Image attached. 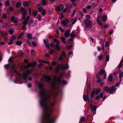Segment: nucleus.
I'll return each instance as SVG.
<instances>
[{
	"mask_svg": "<svg viewBox=\"0 0 123 123\" xmlns=\"http://www.w3.org/2000/svg\"><path fill=\"white\" fill-rule=\"evenodd\" d=\"M106 60L107 62H108L109 60V56L108 55H107L106 56Z\"/></svg>",
	"mask_w": 123,
	"mask_h": 123,
	"instance_id": "obj_49",
	"label": "nucleus"
},
{
	"mask_svg": "<svg viewBox=\"0 0 123 123\" xmlns=\"http://www.w3.org/2000/svg\"><path fill=\"white\" fill-rule=\"evenodd\" d=\"M82 10L83 11V12L85 13H86L87 12V10L86 8H84Z\"/></svg>",
	"mask_w": 123,
	"mask_h": 123,
	"instance_id": "obj_51",
	"label": "nucleus"
},
{
	"mask_svg": "<svg viewBox=\"0 0 123 123\" xmlns=\"http://www.w3.org/2000/svg\"><path fill=\"white\" fill-rule=\"evenodd\" d=\"M2 17L4 19L6 18H7V17L6 13H3L2 14Z\"/></svg>",
	"mask_w": 123,
	"mask_h": 123,
	"instance_id": "obj_31",
	"label": "nucleus"
},
{
	"mask_svg": "<svg viewBox=\"0 0 123 123\" xmlns=\"http://www.w3.org/2000/svg\"><path fill=\"white\" fill-rule=\"evenodd\" d=\"M91 24V22L89 21H86L85 23V25L86 26H89Z\"/></svg>",
	"mask_w": 123,
	"mask_h": 123,
	"instance_id": "obj_14",
	"label": "nucleus"
},
{
	"mask_svg": "<svg viewBox=\"0 0 123 123\" xmlns=\"http://www.w3.org/2000/svg\"><path fill=\"white\" fill-rule=\"evenodd\" d=\"M27 74V73H24L23 74V77L24 79L25 80H26V78L28 76Z\"/></svg>",
	"mask_w": 123,
	"mask_h": 123,
	"instance_id": "obj_22",
	"label": "nucleus"
},
{
	"mask_svg": "<svg viewBox=\"0 0 123 123\" xmlns=\"http://www.w3.org/2000/svg\"><path fill=\"white\" fill-rule=\"evenodd\" d=\"M113 80L112 77L111 76H110L108 77V80L110 82L112 81Z\"/></svg>",
	"mask_w": 123,
	"mask_h": 123,
	"instance_id": "obj_29",
	"label": "nucleus"
},
{
	"mask_svg": "<svg viewBox=\"0 0 123 123\" xmlns=\"http://www.w3.org/2000/svg\"><path fill=\"white\" fill-rule=\"evenodd\" d=\"M69 68V66L68 64L66 65H62V70L67 69Z\"/></svg>",
	"mask_w": 123,
	"mask_h": 123,
	"instance_id": "obj_13",
	"label": "nucleus"
},
{
	"mask_svg": "<svg viewBox=\"0 0 123 123\" xmlns=\"http://www.w3.org/2000/svg\"><path fill=\"white\" fill-rule=\"evenodd\" d=\"M59 29L60 30L61 32H63L64 31V30L61 27H59Z\"/></svg>",
	"mask_w": 123,
	"mask_h": 123,
	"instance_id": "obj_54",
	"label": "nucleus"
},
{
	"mask_svg": "<svg viewBox=\"0 0 123 123\" xmlns=\"http://www.w3.org/2000/svg\"><path fill=\"white\" fill-rule=\"evenodd\" d=\"M41 17L40 14H39L38 15L37 18L39 21H40L41 20Z\"/></svg>",
	"mask_w": 123,
	"mask_h": 123,
	"instance_id": "obj_57",
	"label": "nucleus"
},
{
	"mask_svg": "<svg viewBox=\"0 0 123 123\" xmlns=\"http://www.w3.org/2000/svg\"><path fill=\"white\" fill-rule=\"evenodd\" d=\"M86 19L87 20L89 19L90 18V16L88 14L86 15Z\"/></svg>",
	"mask_w": 123,
	"mask_h": 123,
	"instance_id": "obj_56",
	"label": "nucleus"
},
{
	"mask_svg": "<svg viewBox=\"0 0 123 123\" xmlns=\"http://www.w3.org/2000/svg\"><path fill=\"white\" fill-rule=\"evenodd\" d=\"M73 12L71 13H72V14H71V16L72 17L74 15L75 13L77 11V10L75 9H73Z\"/></svg>",
	"mask_w": 123,
	"mask_h": 123,
	"instance_id": "obj_34",
	"label": "nucleus"
},
{
	"mask_svg": "<svg viewBox=\"0 0 123 123\" xmlns=\"http://www.w3.org/2000/svg\"><path fill=\"white\" fill-rule=\"evenodd\" d=\"M101 81V80L100 78H97V82L98 83H100Z\"/></svg>",
	"mask_w": 123,
	"mask_h": 123,
	"instance_id": "obj_52",
	"label": "nucleus"
},
{
	"mask_svg": "<svg viewBox=\"0 0 123 123\" xmlns=\"http://www.w3.org/2000/svg\"><path fill=\"white\" fill-rule=\"evenodd\" d=\"M123 76V72H122L120 73L119 77L120 79H122Z\"/></svg>",
	"mask_w": 123,
	"mask_h": 123,
	"instance_id": "obj_32",
	"label": "nucleus"
},
{
	"mask_svg": "<svg viewBox=\"0 0 123 123\" xmlns=\"http://www.w3.org/2000/svg\"><path fill=\"white\" fill-rule=\"evenodd\" d=\"M64 8V6L62 5H59L57 6L55 8L56 10L57 11L62 10Z\"/></svg>",
	"mask_w": 123,
	"mask_h": 123,
	"instance_id": "obj_6",
	"label": "nucleus"
},
{
	"mask_svg": "<svg viewBox=\"0 0 123 123\" xmlns=\"http://www.w3.org/2000/svg\"><path fill=\"white\" fill-rule=\"evenodd\" d=\"M96 77L97 78H100V74L98 72L96 74Z\"/></svg>",
	"mask_w": 123,
	"mask_h": 123,
	"instance_id": "obj_43",
	"label": "nucleus"
},
{
	"mask_svg": "<svg viewBox=\"0 0 123 123\" xmlns=\"http://www.w3.org/2000/svg\"><path fill=\"white\" fill-rule=\"evenodd\" d=\"M15 17L14 16H12L11 17V21H13L15 19Z\"/></svg>",
	"mask_w": 123,
	"mask_h": 123,
	"instance_id": "obj_61",
	"label": "nucleus"
},
{
	"mask_svg": "<svg viewBox=\"0 0 123 123\" xmlns=\"http://www.w3.org/2000/svg\"><path fill=\"white\" fill-rule=\"evenodd\" d=\"M83 97L84 100L85 101H86V100H87L89 101L88 98V97L87 96H86L85 95H84L83 96Z\"/></svg>",
	"mask_w": 123,
	"mask_h": 123,
	"instance_id": "obj_20",
	"label": "nucleus"
},
{
	"mask_svg": "<svg viewBox=\"0 0 123 123\" xmlns=\"http://www.w3.org/2000/svg\"><path fill=\"white\" fill-rule=\"evenodd\" d=\"M8 9L10 11H12L14 10V8L12 6H11Z\"/></svg>",
	"mask_w": 123,
	"mask_h": 123,
	"instance_id": "obj_44",
	"label": "nucleus"
},
{
	"mask_svg": "<svg viewBox=\"0 0 123 123\" xmlns=\"http://www.w3.org/2000/svg\"><path fill=\"white\" fill-rule=\"evenodd\" d=\"M16 44L18 45H20L22 43V42L20 41H18L16 42Z\"/></svg>",
	"mask_w": 123,
	"mask_h": 123,
	"instance_id": "obj_28",
	"label": "nucleus"
},
{
	"mask_svg": "<svg viewBox=\"0 0 123 123\" xmlns=\"http://www.w3.org/2000/svg\"><path fill=\"white\" fill-rule=\"evenodd\" d=\"M103 93H101L100 94V96H99V97H100V98H103Z\"/></svg>",
	"mask_w": 123,
	"mask_h": 123,
	"instance_id": "obj_62",
	"label": "nucleus"
},
{
	"mask_svg": "<svg viewBox=\"0 0 123 123\" xmlns=\"http://www.w3.org/2000/svg\"><path fill=\"white\" fill-rule=\"evenodd\" d=\"M109 26V25H105L103 26V27L105 28H106Z\"/></svg>",
	"mask_w": 123,
	"mask_h": 123,
	"instance_id": "obj_64",
	"label": "nucleus"
},
{
	"mask_svg": "<svg viewBox=\"0 0 123 123\" xmlns=\"http://www.w3.org/2000/svg\"><path fill=\"white\" fill-rule=\"evenodd\" d=\"M68 22V19H65L64 20L62 21L61 23L64 26H65L67 25Z\"/></svg>",
	"mask_w": 123,
	"mask_h": 123,
	"instance_id": "obj_10",
	"label": "nucleus"
},
{
	"mask_svg": "<svg viewBox=\"0 0 123 123\" xmlns=\"http://www.w3.org/2000/svg\"><path fill=\"white\" fill-rule=\"evenodd\" d=\"M15 36L13 35L11 37V38L10 39V41H13L15 39Z\"/></svg>",
	"mask_w": 123,
	"mask_h": 123,
	"instance_id": "obj_25",
	"label": "nucleus"
},
{
	"mask_svg": "<svg viewBox=\"0 0 123 123\" xmlns=\"http://www.w3.org/2000/svg\"><path fill=\"white\" fill-rule=\"evenodd\" d=\"M43 78L45 80L44 81V82L46 81L49 82L51 80V78L49 75H44L43 77Z\"/></svg>",
	"mask_w": 123,
	"mask_h": 123,
	"instance_id": "obj_4",
	"label": "nucleus"
},
{
	"mask_svg": "<svg viewBox=\"0 0 123 123\" xmlns=\"http://www.w3.org/2000/svg\"><path fill=\"white\" fill-rule=\"evenodd\" d=\"M70 32V30L69 29H68L66 31L64 34V36L66 37H69Z\"/></svg>",
	"mask_w": 123,
	"mask_h": 123,
	"instance_id": "obj_7",
	"label": "nucleus"
},
{
	"mask_svg": "<svg viewBox=\"0 0 123 123\" xmlns=\"http://www.w3.org/2000/svg\"><path fill=\"white\" fill-rule=\"evenodd\" d=\"M24 55V53L23 52H21L19 54V56L21 57H22Z\"/></svg>",
	"mask_w": 123,
	"mask_h": 123,
	"instance_id": "obj_50",
	"label": "nucleus"
},
{
	"mask_svg": "<svg viewBox=\"0 0 123 123\" xmlns=\"http://www.w3.org/2000/svg\"><path fill=\"white\" fill-rule=\"evenodd\" d=\"M21 5V4L20 2H18L16 4V7L17 8H19L20 7Z\"/></svg>",
	"mask_w": 123,
	"mask_h": 123,
	"instance_id": "obj_33",
	"label": "nucleus"
},
{
	"mask_svg": "<svg viewBox=\"0 0 123 123\" xmlns=\"http://www.w3.org/2000/svg\"><path fill=\"white\" fill-rule=\"evenodd\" d=\"M55 76L54 77V81L51 84V86L52 87L54 88H55L56 84V81L55 80Z\"/></svg>",
	"mask_w": 123,
	"mask_h": 123,
	"instance_id": "obj_8",
	"label": "nucleus"
},
{
	"mask_svg": "<svg viewBox=\"0 0 123 123\" xmlns=\"http://www.w3.org/2000/svg\"><path fill=\"white\" fill-rule=\"evenodd\" d=\"M37 12L36 11H34L33 13V15L35 16L37 15Z\"/></svg>",
	"mask_w": 123,
	"mask_h": 123,
	"instance_id": "obj_40",
	"label": "nucleus"
},
{
	"mask_svg": "<svg viewBox=\"0 0 123 123\" xmlns=\"http://www.w3.org/2000/svg\"><path fill=\"white\" fill-rule=\"evenodd\" d=\"M94 91H92V92L91 94V97L92 98H93L94 96Z\"/></svg>",
	"mask_w": 123,
	"mask_h": 123,
	"instance_id": "obj_60",
	"label": "nucleus"
},
{
	"mask_svg": "<svg viewBox=\"0 0 123 123\" xmlns=\"http://www.w3.org/2000/svg\"><path fill=\"white\" fill-rule=\"evenodd\" d=\"M23 24L24 25H26L28 24V21L26 20H24Z\"/></svg>",
	"mask_w": 123,
	"mask_h": 123,
	"instance_id": "obj_45",
	"label": "nucleus"
},
{
	"mask_svg": "<svg viewBox=\"0 0 123 123\" xmlns=\"http://www.w3.org/2000/svg\"><path fill=\"white\" fill-rule=\"evenodd\" d=\"M54 50H51L49 52V53L50 54H53V53H54Z\"/></svg>",
	"mask_w": 123,
	"mask_h": 123,
	"instance_id": "obj_59",
	"label": "nucleus"
},
{
	"mask_svg": "<svg viewBox=\"0 0 123 123\" xmlns=\"http://www.w3.org/2000/svg\"><path fill=\"white\" fill-rule=\"evenodd\" d=\"M76 35L74 33H71L70 35V36L73 38H74L76 36Z\"/></svg>",
	"mask_w": 123,
	"mask_h": 123,
	"instance_id": "obj_47",
	"label": "nucleus"
},
{
	"mask_svg": "<svg viewBox=\"0 0 123 123\" xmlns=\"http://www.w3.org/2000/svg\"><path fill=\"white\" fill-rule=\"evenodd\" d=\"M96 21L97 23L99 25H101V26H102V23L101 22V21H100L99 19H97L96 20Z\"/></svg>",
	"mask_w": 123,
	"mask_h": 123,
	"instance_id": "obj_23",
	"label": "nucleus"
},
{
	"mask_svg": "<svg viewBox=\"0 0 123 123\" xmlns=\"http://www.w3.org/2000/svg\"><path fill=\"white\" fill-rule=\"evenodd\" d=\"M59 41H58L55 45L56 49L57 50H58L60 48V46L59 45Z\"/></svg>",
	"mask_w": 123,
	"mask_h": 123,
	"instance_id": "obj_12",
	"label": "nucleus"
},
{
	"mask_svg": "<svg viewBox=\"0 0 123 123\" xmlns=\"http://www.w3.org/2000/svg\"><path fill=\"white\" fill-rule=\"evenodd\" d=\"M38 87L41 91L39 92V95L42 97L40 101L41 105L45 110L44 116V123H55V120L54 117H51L50 116L53 111V107L56 103L55 100L51 101L52 94L49 92L47 94V91L44 89L43 85L41 83L38 84Z\"/></svg>",
	"mask_w": 123,
	"mask_h": 123,
	"instance_id": "obj_1",
	"label": "nucleus"
},
{
	"mask_svg": "<svg viewBox=\"0 0 123 123\" xmlns=\"http://www.w3.org/2000/svg\"><path fill=\"white\" fill-rule=\"evenodd\" d=\"M46 12V11L45 10H43L42 12V14L43 15H44L45 14Z\"/></svg>",
	"mask_w": 123,
	"mask_h": 123,
	"instance_id": "obj_42",
	"label": "nucleus"
},
{
	"mask_svg": "<svg viewBox=\"0 0 123 123\" xmlns=\"http://www.w3.org/2000/svg\"><path fill=\"white\" fill-rule=\"evenodd\" d=\"M32 44L34 46H36L37 45L36 43L35 42H32Z\"/></svg>",
	"mask_w": 123,
	"mask_h": 123,
	"instance_id": "obj_58",
	"label": "nucleus"
},
{
	"mask_svg": "<svg viewBox=\"0 0 123 123\" xmlns=\"http://www.w3.org/2000/svg\"><path fill=\"white\" fill-rule=\"evenodd\" d=\"M20 10L21 12H22V15L25 16L27 13V11H26L25 9L23 7H21L20 8Z\"/></svg>",
	"mask_w": 123,
	"mask_h": 123,
	"instance_id": "obj_5",
	"label": "nucleus"
},
{
	"mask_svg": "<svg viewBox=\"0 0 123 123\" xmlns=\"http://www.w3.org/2000/svg\"><path fill=\"white\" fill-rule=\"evenodd\" d=\"M61 76H60L57 78L56 80V82L58 83V85L60 84L61 82Z\"/></svg>",
	"mask_w": 123,
	"mask_h": 123,
	"instance_id": "obj_15",
	"label": "nucleus"
},
{
	"mask_svg": "<svg viewBox=\"0 0 123 123\" xmlns=\"http://www.w3.org/2000/svg\"><path fill=\"white\" fill-rule=\"evenodd\" d=\"M42 4L44 6H46L47 4L46 1V0H43L42 1Z\"/></svg>",
	"mask_w": 123,
	"mask_h": 123,
	"instance_id": "obj_35",
	"label": "nucleus"
},
{
	"mask_svg": "<svg viewBox=\"0 0 123 123\" xmlns=\"http://www.w3.org/2000/svg\"><path fill=\"white\" fill-rule=\"evenodd\" d=\"M7 26V24L6 23H5L3 25H2L3 28H6Z\"/></svg>",
	"mask_w": 123,
	"mask_h": 123,
	"instance_id": "obj_41",
	"label": "nucleus"
},
{
	"mask_svg": "<svg viewBox=\"0 0 123 123\" xmlns=\"http://www.w3.org/2000/svg\"><path fill=\"white\" fill-rule=\"evenodd\" d=\"M23 5L24 6L27 7L29 5V3L27 1H24L23 2Z\"/></svg>",
	"mask_w": 123,
	"mask_h": 123,
	"instance_id": "obj_26",
	"label": "nucleus"
},
{
	"mask_svg": "<svg viewBox=\"0 0 123 123\" xmlns=\"http://www.w3.org/2000/svg\"><path fill=\"white\" fill-rule=\"evenodd\" d=\"M72 5L71 4L67 5L66 6V8L67 11H70V9L72 7Z\"/></svg>",
	"mask_w": 123,
	"mask_h": 123,
	"instance_id": "obj_11",
	"label": "nucleus"
},
{
	"mask_svg": "<svg viewBox=\"0 0 123 123\" xmlns=\"http://www.w3.org/2000/svg\"><path fill=\"white\" fill-rule=\"evenodd\" d=\"M43 10V8L42 7H41L38 8V11L39 12H41Z\"/></svg>",
	"mask_w": 123,
	"mask_h": 123,
	"instance_id": "obj_39",
	"label": "nucleus"
},
{
	"mask_svg": "<svg viewBox=\"0 0 123 123\" xmlns=\"http://www.w3.org/2000/svg\"><path fill=\"white\" fill-rule=\"evenodd\" d=\"M65 38L64 37H62L61 38V39L62 40L63 43L64 44H66V42L65 41Z\"/></svg>",
	"mask_w": 123,
	"mask_h": 123,
	"instance_id": "obj_21",
	"label": "nucleus"
},
{
	"mask_svg": "<svg viewBox=\"0 0 123 123\" xmlns=\"http://www.w3.org/2000/svg\"><path fill=\"white\" fill-rule=\"evenodd\" d=\"M25 25H24L22 26V29L24 30H26V26Z\"/></svg>",
	"mask_w": 123,
	"mask_h": 123,
	"instance_id": "obj_55",
	"label": "nucleus"
},
{
	"mask_svg": "<svg viewBox=\"0 0 123 123\" xmlns=\"http://www.w3.org/2000/svg\"><path fill=\"white\" fill-rule=\"evenodd\" d=\"M107 18L106 16L105 15L102 16L101 18V19L103 21H105L107 20Z\"/></svg>",
	"mask_w": 123,
	"mask_h": 123,
	"instance_id": "obj_16",
	"label": "nucleus"
},
{
	"mask_svg": "<svg viewBox=\"0 0 123 123\" xmlns=\"http://www.w3.org/2000/svg\"><path fill=\"white\" fill-rule=\"evenodd\" d=\"M5 4L6 6H8L10 5L9 1L8 0H7L5 2Z\"/></svg>",
	"mask_w": 123,
	"mask_h": 123,
	"instance_id": "obj_38",
	"label": "nucleus"
},
{
	"mask_svg": "<svg viewBox=\"0 0 123 123\" xmlns=\"http://www.w3.org/2000/svg\"><path fill=\"white\" fill-rule=\"evenodd\" d=\"M101 89L100 88H98L95 91V94L96 95L98 94L100 92H101Z\"/></svg>",
	"mask_w": 123,
	"mask_h": 123,
	"instance_id": "obj_17",
	"label": "nucleus"
},
{
	"mask_svg": "<svg viewBox=\"0 0 123 123\" xmlns=\"http://www.w3.org/2000/svg\"><path fill=\"white\" fill-rule=\"evenodd\" d=\"M33 22V20H32L31 19L30 20L29 23V25L30 26H33V25H32Z\"/></svg>",
	"mask_w": 123,
	"mask_h": 123,
	"instance_id": "obj_46",
	"label": "nucleus"
},
{
	"mask_svg": "<svg viewBox=\"0 0 123 123\" xmlns=\"http://www.w3.org/2000/svg\"><path fill=\"white\" fill-rule=\"evenodd\" d=\"M61 82L62 83V85H64L67 84V82L65 81L64 80H62L61 81Z\"/></svg>",
	"mask_w": 123,
	"mask_h": 123,
	"instance_id": "obj_48",
	"label": "nucleus"
},
{
	"mask_svg": "<svg viewBox=\"0 0 123 123\" xmlns=\"http://www.w3.org/2000/svg\"><path fill=\"white\" fill-rule=\"evenodd\" d=\"M77 17H76L74 19V20L72 23L71 25H73L77 21Z\"/></svg>",
	"mask_w": 123,
	"mask_h": 123,
	"instance_id": "obj_36",
	"label": "nucleus"
},
{
	"mask_svg": "<svg viewBox=\"0 0 123 123\" xmlns=\"http://www.w3.org/2000/svg\"><path fill=\"white\" fill-rule=\"evenodd\" d=\"M27 37V38H29L30 40L32 39V36L30 33H28Z\"/></svg>",
	"mask_w": 123,
	"mask_h": 123,
	"instance_id": "obj_27",
	"label": "nucleus"
},
{
	"mask_svg": "<svg viewBox=\"0 0 123 123\" xmlns=\"http://www.w3.org/2000/svg\"><path fill=\"white\" fill-rule=\"evenodd\" d=\"M100 74L101 75H104V79H105L106 78V72L105 70L101 69L100 71Z\"/></svg>",
	"mask_w": 123,
	"mask_h": 123,
	"instance_id": "obj_3",
	"label": "nucleus"
},
{
	"mask_svg": "<svg viewBox=\"0 0 123 123\" xmlns=\"http://www.w3.org/2000/svg\"><path fill=\"white\" fill-rule=\"evenodd\" d=\"M8 31L10 33V34L11 35L13 33V30L12 28H10V29Z\"/></svg>",
	"mask_w": 123,
	"mask_h": 123,
	"instance_id": "obj_30",
	"label": "nucleus"
},
{
	"mask_svg": "<svg viewBox=\"0 0 123 123\" xmlns=\"http://www.w3.org/2000/svg\"><path fill=\"white\" fill-rule=\"evenodd\" d=\"M31 70H29L27 72V73H27V74L28 75L29 74H30V73H31Z\"/></svg>",
	"mask_w": 123,
	"mask_h": 123,
	"instance_id": "obj_63",
	"label": "nucleus"
},
{
	"mask_svg": "<svg viewBox=\"0 0 123 123\" xmlns=\"http://www.w3.org/2000/svg\"><path fill=\"white\" fill-rule=\"evenodd\" d=\"M109 87L107 86H105L104 87V90L106 92L109 93Z\"/></svg>",
	"mask_w": 123,
	"mask_h": 123,
	"instance_id": "obj_19",
	"label": "nucleus"
},
{
	"mask_svg": "<svg viewBox=\"0 0 123 123\" xmlns=\"http://www.w3.org/2000/svg\"><path fill=\"white\" fill-rule=\"evenodd\" d=\"M116 89L117 88L115 86H112L110 87H109V93H113L116 90Z\"/></svg>",
	"mask_w": 123,
	"mask_h": 123,
	"instance_id": "obj_2",
	"label": "nucleus"
},
{
	"mask_svg": "<svg viewBox=\"0 0 123 123\" xmlns=\"http://www.w3.org/2000/svg\"><path fill=\"white\" fill-rule=\"evenodd\" d=\"M32 66V64L31 63H28L27 65L25 66H24V68L26 69H27L29 67H31Z\"/></svg>",
	"mask_w": 123,
	"mask_h": 123,
	"instance_id": "obj_18",
	"label": "nucleus"
},
{
	"mask_svg": "<svg viewBox=\"0 0 123 123\" xmlns=\"http://www.w3.org/2000/svg\"><path fill=\"white\" fill-rule=\"evenodd\" d=\"M123 62V61L122 60L120 61L119 64L118 65V68L119 69L122 66V63Z\"/></svg>",
	"mask_w": 123,
	"mask_h": 123,
	"instance_id": "obj_24",
	"label": "nucleus"
},
{
	"mask_svg": "<svg viewBox=\"0 0 123 123\" xmlns=\"http://www.w3.org/2000/svg\"><path fill=\"white\" fill-rule=\"evenodd\" d=\"M103 55H101L100 56H98V58L99 61H101L103 59Z\"/></svg>",
	"mask_w": 123,
	"mask_h": 123,
	"instance_id": "obj_37",
	"label": "nucleus"
},
{
	"mask_svg": "<svg viewBox=\"0 0 123 123\" xmlns=\"http://www.w3.org/2000/svg\"><path fill=\"white\" fill-rule=\"evenodd\" d=\"M60 69H62V65H58L56 66L55 69V70L56 72L59 71Z\"/></svg>",
	"mask_w": 123,
	"mask_h": 123,
	"instance_id": "obj_9",
	"label": "nucleus"
},
{
	"mask_svg": "<svg viewBox=\"0 0 123 123\" xmlns=\"http://www.w3.org/2000/svg\"><path fill=\"white\" fill-rule=\"evenodd\" d=\"M32 64V66L33 67L35 66L37 64V63L36 62H33Z\"/></svg>",
	"mask_w": 123,
	"mask_h": 123,
	"instance_id": "obj_53",
	"label": "nucleus"
}]
</instances>
